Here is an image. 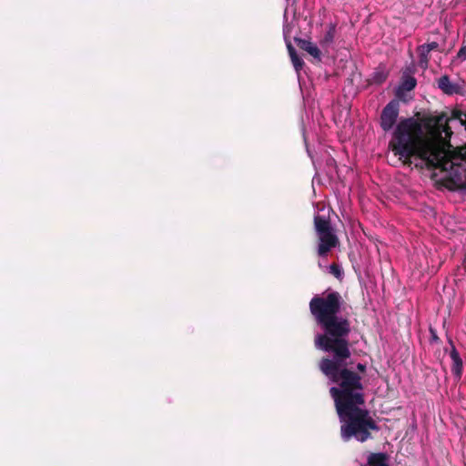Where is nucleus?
<instances>
[{"mask_svg":"<svg viewBox=\"0 0 466 466\" xmlns=\"http://www.w3.org/2000/svg\"><path fill=\"white\" fill-rule=\"evenodd\" d=\"M309 306L325 330L324 334L316 336L315 346L333 354V359L321 360L319 369L330 381L338 383L329 391L341 422V438L344 441L355 439L364 442L370 438V431L378 428L364 408L360 377L345 368L350 356L347 339L350 325L345 319L336 315L339 309V295L332 292L324 298H314Z\"/></svg>","mask_w":466,"mask_h":466,"instance_id":"f257e3e1","label":"nucleus"},{"mask_svg":"<svg viewBox=\"0 0 466 466\" xmlns=\"http://www.w3.org/2000/svg\"><path fill=\"white\" fill-rule=\"evenodd\" d=\"M466 130V111L454 109L421 120L413 117L400 121L390 147L403 164L426 165L439 169L444 185L451 190L466 187V147H452L451 128Z\"/></svg>","mask_w":466,"mask_h":466,"instance_id":"f03ea898","label":"nucleus"},{"mask_svg":"<svg viewBox=\"0 0 466 466\" xmlns=\"http://www.w3.org/2000/svg\"><path fill=\"white\" fill-rule=\"evenodd\" d=\"M314 224L319 240L318 254L324 257L337 246L338 238L330 228L329 221L324 217L315 216Z\"/></svg>","mask_w":466,"mask_h":466,"instance_id":"7ed1b4c3","label":"nucleus"},{"mask_svg":"<svg viewBox=\"0 0 466 466\" xmlns=\"http://www.w3.org/2000/svg\"><path fill=\"white\" fill-rule=\"evenodd\" d=\"M399 115V102L390 101L382 110L380 116V126L383 130L391 129L396 123Z\"/></svg>","mask_w":466,"mask_h":466,"instance_id":"20e7f679","label":"nucleus"},{"mask_svg":"<svg viewBox=\"0 0 466 466\" xmlns=\"http://www.w3.org/2000/svg\"><path fill=\"white\" fill-rule=\"evenodd\" d=\"M438 86L447 95H452L459 91V86L451 83L447 76H442L439 78Z\"/></svg>","mask_w":466,"mask_h":466,"instance_id":"39448f33","label":"nucleus"},{"mask_svg":"<svg viewBox=\"0 0 466 466\" xmlns=\"http://www.w3.org/2000/svg\"><path fill=\"white\" fill-rule=\"evenodd\" d=\"M298 45L302 50L309 53L314 58H316L318 60L320 59V51L318 48V46L315 44H313L312 42H310L309 40L299 39V40H298Z\"/></svg>","mask_w":466,"mask_h":466,"instance_id":"423d86ee","label":"nucleus"},{"mask_svg":"<svg viewBox=\"0 0 466 466\" xmlns=\"http://www.w3.org/2000/svg\"><path fill=\"white\" fill-rule=\"evenodd\" d=\"M451 359L452 360V373L456 377L460 378L462 372V360L454 347H452V350L451 351Z\"/></svg>","mask_w":466,"mask_h":466,"instance_id":"0eeeda50","label":"nucleus"},{"mask_svg":"<svg viewBox=\"0 0 466 466\" xmlns=\"http://www.w3.org/2000/svg\"><path fill=\"white\" fill-rule=\"evenodd\" d=\"M369 466H389L387 457L382 453H372L368 458Z\"/></svg>","mask_w":466,"mask_h":466,"instance_id":"6e6552de","label":"nucleus"},{"mask_svg":"<svg viewBox=\"0 0 466 466\" xmlns=\"http://www.w3.org/2000/svg\"><path fill=\"white\" fill-rule=\"evenodd\" d=\"M287 48L289 50V54L292 64L297 72H299L303 66V61L297 56L295 48L292 46L291 43L287 41Z\"/></svg>","mask_w":466,"mask_h":466,"instance_id":"1a4fd4ad","label":"nucleus"},{"mask_svg":"<svg viewBox=\"0 0 466 466\" xmlns=\"http://www.w3.org/2000/svg\"><path fill=\"white\" fill-rule=\"evenodd\" d=\"M416 86V80L414 77L408 76L401 83L400 87L404 90L410 91Z\"/></svg>","mask_w":466,"mask_h":466,"instance_id":"9d476101","label":"nucleus"},{"mask_svg":"<svg viewBox=\"0 0 466 466\" xmlns=\"http://www.w3.org/2000/svg\"><path fill=\"white\" fill-rule=\"evenodd\" d=\"M428 55H429V52H422V50L419 49V56H420L419 66L423 69H426L428 67V63H429Z\"/></svg>","mask_w":466,"mask_h":466,"instance_id":"9b49d317","label":"nucleus"},{"mask_svg":"<svg viewBox=\"0 0 466 466\" xmlns=\"http://www.w3.org/2000/svg\"><path fill=\"white\" fill-rule=\"evenodd\" d=\"M439 45L436 42H431L426 45H422L420 46V50H422V52H431L434 49H437Z\"/></svg>","mask_w":466,"mask_h":466,"instance_id":"f8f14e48","label":"nucleus"},{"mask_svg":"<svg viewBox=\"0 0 466 466\" xmlns=\"http://www.w3.org/2000/svg\"><path fill=\"white\" fill-rule=\"evenodd\" d=\"M329 272L333 274L336 278H340L342 276V270L341 268L335 264H332L329 266Z\"/></svg>","mask_w":466,"mask_h":466,"instance_id":"ddd939ff","label":"nucleus"},{"mask_svg":"<svg viewBox=\"0 0 466 466\" xmlns=\"http://www.w3.org/2000/svg\"><path fill=\"white\" fill-rule=\"evenodd\" d=\"M456 58L460 61H465L466 60V46H463L459 50Z\"/></svg>","mask_w":466,"mask_h":466,"instance_id":"4468645a","label":"nucleus"},{"mask_svg":"<svg viewBox=\"0 0 466 466\" xmlns=\"http://www.w3.org/2000/svg\"><path fill=\"white\" fill-rule=\"evenodd\" d=\"M358 370L360 371V372H364L365 371V366L363 364H360L359 363L358 366H357Z\"/></svg>","mask_w":466,"mask_h":466,"instance_id":"2eb2a0df","label":"nucleus"},{"mask_svg":"<svg viewBox=\"0 0 466 466\" xmlns=\"http://www.w3.org/2000/svg\"><path fill=\"white\" fill-rule=\"evenodd\" d=\"M383 79H384V76H380V78H378V80H377V81L380 82V81H382Z\"/></svg>","mask_w":466,"mask_h":466,"instance_id":"dca6fc26","label":"nucleus"}]
</instances>
